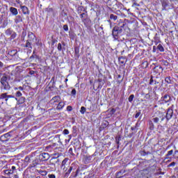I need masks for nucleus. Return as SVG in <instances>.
Instances as JSON below:
<instances>
[{"instance_id": "4", "label": "nucleus", "mask_w": 178, "mask_h": 178, "mask_svg": "<svg viewBox=\"0 0 178 178\" xmlns=\"http://www.w3.org/2000/svg\"><path fill=\"white\" fill-rule=\"evenodd\" d=\"M74 170H76V168L74 167V165L72 164L70 166H68V168L65 170L64 177L66 178L69 177L72 172Z\"/></svg>"}, {"instance_id": "53", "label": "nucleus", "mask_w": 178, "mask_h": 178, "mask_svg": "<svg viewBox=\"0 0 178 178\" xmlns=\"http://www.w3.org/2000/svg\"><path fill=\"white\" fill-rule=\"evenodd\" d=\"M3 67V63L0 61V71L2 70Z\"/></svg>"}, {"instance_id": "6", "label": "nucleus", "mask_w": 178, "mask_h": 178, "mask_svg": "<svg viewBox=\"0 0 178 178\" xmlns=\"http://www.w3.org/2000/svg\"><path fill=\"white\" fill-rule=\"evenodd\" d=\"M39 158L41 161L44 162L45 161H48V159H49V154L43 152L39 155Z\"/></svg>"}, {"instance_id": "11", "label": "nucleus", "mask_w": 178, "mask_h": 178, "mask_svg": "<svg viewBox=\"0 0 178 178\" xmlns=\"http://www.w3.org/2000/svg\"><path fill=\"white\" fill-rule=\"evenodd\" d=\"M35 59L36 60H40V56L37 55V52L35 50L33 51V54L30 57L31 60H34Z\"/></svg>"}, {"instance_id": "9", "label": "nucleus", "mask_w": 178, "mask_h": 178, "mask_svg": "<svg viewBox=\"0 0 178 178\" xmlns=\"http://www.w3.org/2000/svg\"><path fill=\"white\" fill-rule=\"evenodd\" d=\"M63 47H66V43H65L64 41H62L61 43L58 44V46H57L58 51H59V52H60L61 51L65 49V48Z\"/></svg>"}, {"instance_id": "48", "label": "nucleus", "mask_w": 178, "mask_h": 178, "mask_svg": "<svg viewBox=\"0 0 178 178\" xmlns=\"http://www.w3.org/2000/svg\"><path fill=\"white\" fill-rule=\"evenodd\" d=\"M52 83V86H54L55 84V77H52L51 81H50V83Z\"/></svg>"}, {"instance_id": "18", "label": "nucleus", "mask_w": 178, "mask_h": 178, "mask_svg": "<svg viewBox=\"0 0 178 178\" xmlns=\"http://www.w3.org/2000/svg\"><path fill=\"white\" fill-rule=\"evenodd\" d=\"M9 137H10V134H3L0 137V140L1 141H8Z\"/></svg>"}, {"instance_id": "39", "label": "nucleus", "mask_w": 178, "mask_h": 178, "mask_svg": "<svg viewBox=\"0 0 178 178\" xmlns=\"http://www.w3.org/2000/svg\"><path fill=\"white\" fill-rule=\"evenodd\" d=\"M120 140H121L120 135H118V136H116L115 141L117 144H119V141H120Z\"/></svg>"}, {"instance_id": "28", "label": "nucleus", "mask_w": 178, "mask_h": 178, "mask_svg": "<svg viewBox=\"0 0 178 178\" xmlns=\"http://www.w3.org/2000/svg\"><path fill=\"white\" fill-rule=\"evenodd\" d=\"M110 19L111 20H114V22H116V20H118V16L113 15V14H111L110 15Z\"/></svg>"}, {"instance_id": "47", "label": "nucleus", "mask_w": 178, "mask_h": 178, "mask_svg": "<svg viewBox=\"0 0 178 178\" xmlns=\"http://www.w3.org/2000/svg\"><path fill=\"white\" fill-rule=\"evenodd\" d=\"M154 76H151L150 77V81H149V84L152 85V83H154Z\"/></svg>"}, {"instance_id": "54", "label": "nucleus", "mask_w": 178, "mask_h": 178, "mask_svg": "<svg viewBox=\"0 0 178 178\" xmlns=\"http://www.w3.org/2000/svg\"><path fill=\"white\" fill-rule=\"evenodd\" d=\"M124 26H126V24H124V23H121V25L118 27L122 29V30H123Z\"/></svg>"}, {"instance_id": "50", "label": "nucleus", "mask_w": 178, "mask_h": 178, "mask_svg": "<svg viewBox=\"0 0 178 178\" xmlns=\"http://www.w3.org/2000/svg\"><path fill=\"white\" fill-rule=\"evenodd\" d=\"M76 89H72V92H71V94L72 95H76Z\"/></svg>"}, {"instance_id": "2", "label": "nucleus", "mask_w": 178, "mask_h": 178, "mask_svg": "<svg viewBox=\"0 0 178 178\" xmlns=\"http://www.w3.org/2000/svg\"><path fill=\"white\" fill-rule=\"evenodd\" d=\"M107 6L110 8V9H114L116 10L118 9V0H108L107 1Z\"/></svg>"}, {"instance_id": "51", "label": "nucleus", "mask_w": 178, "mask_h": 178, "mask_svg": "<svg viewBox=\"0 0 178 178\" xmlns=\"http://www.w3.org/2000/svg\"><path fill=\"white\" fill-rule=\"evenodd\" d=\"M72 106H68L67 107V111H68V112H71V111H72Z\"/></svg>"}, {"instance_id": "63", "label": "nucleus", "mask_w": 178, "mask_h": 178, "mask_svg": "<svg viewBox=\"0 0 178 178\" xmlns=\"http://www.w3.org/2000/svg\"><path fill=\"white\" fill-rule=\"evenodd\" d=\"M6 34H10V29H8L6 31Z\"/></svg>"}, {"instance_id": "43", "label": "nucleus", "mask_w": 178, "mask_h": 178, "mask_svg": "<svg viewBox=\"0 0 178 178\" xmlns=\"http://www.w3.org/2000/svg\"><path fill=\"white\" fill-rule=\"evenodd\" d=\"M68 153L70 154V155H74L73 153V148L70 147L68 150Z\"/></svg>"}, {"instance_id": "38", "label": "nucleus", "mask_w": 178, "mask_h": 178, "mask_svg": "<svg viewBox=\"0 0 178 178\" xmlns=\"http://www.w3.org/2000/svg\"><path fill=\"white\" fill-rule=\"evenodd\" d=\"M25 162H26V163H30L31 159L29 156L25 157Z\"/></svg>"}, {"instance_id": "59", "label": "nucleus", "mask_w": 178, "mask_h": 178, "mask_svg": "<svg viewBox=\"0 0 178 178\" xmlns=\"http://www.w3.org/2000/svg\"><path fill=\"white\" fill-rule=\"evenodd\" d=\"M118 31L120 33H121V34H122V33H123V29L119 28V26H118Z\"/></svg>"}, {"instance_id": "16", "label": "nucleus", "mask_w": 178, "mask_h": 178, "mask_svg": "<svg viewBox=\"0 0 178 178\" xmlns=\"http://www.w3.org/2000/svg\"><path fill=\"white\" fill-rule=\"evenodd\" d=\"M14 22L16 24L18 23H22V22H23V17H22V15H17L14 19Z\"/></svg>"}, {"instance_id": "30", "label": "nucleus", "mask_w": 178, "mask_h": 178, "mask_svg": "<svg viewBox=\"0 0 178 178\" xmlns=\"http://www.w3.org/2000/svg\"><path fill=\"white\" fill-rule=\"evenodd\" d=\"M39 173L41 176H47V175H48V172L46 170H39Z\"/></svg>"}, {"instance_id": "57", "label": "nucleus", "mask_w": 178, "mask_h": 178, "mask_svg": "<svg viewBox=\"0 0 178 178\" xmlns=\"http://www.w3.org/2000/svg\"><path fill=\"white\" fill-rule=\"evenodd\" d=\"M5 174L6 175H11L10 171H9V170H5Z\"/></svg>"}, {"instance_id": "25", "label": "nucleus", "mask_w": 178, "mask_h": 178, "mask_svg": "<svg viewBox=\"0 0 178 178\" xmlns=\"http://www.w3.org/2000/svg\"><path fill=\"white\" fill-rule=\"evenodd\" d=\"M65 106V103L63 102H60L57 106V109L60 110Z\"/></svg>"}, {"instance_id": "34", "label": "nucleus", "mask_w": 178, "mask_h": 178, "mask_svg": "<svg viewBox=\"0 0 178 178\" xmlns=\"http://www.w3.org/2000/svg\"><path fill=\"white\" fill-rule=\"evenodd\" d=\"M86 107L84 106L81 107L80 112L82 115H84L86 113Z\"/></svg>"}, {"instance_id": "23", "label": "nucleus", "mask_w": 178, "mask_h": 178, "mask_svg": "<svg viewBox=\"0 0 178 178\" xmlns=\"http://www.w3.org/2000/svg\"><path fill=\"white\" fill-rule=\"evenodd\" d=\"M60 101V96H55L51 99L52 102H59Z\"/></svg>"}, {"instance_id": "14", "label": "nucleus", "mask_w": 178, "mask_h": 178, "mask_svg": "<svg viewBox=\"0 0 178 178\" xmlns=\"http://www.w3.org/2000/svg\"><path fill=\"white\" fill-rule=\"evenodd\" d=\"M20 8L22 9V13H24V15H30V11H29V8H27V6H21Z\"/></svg>"}, {"instance_id": "29", "label": "nucleus", "mask_w": 178, "mask_h": 178, "mask_svg": "<svg viewBox=\"0 0 178 178\" xmlns=\"http://www.w3.org/2000/svg\"><path fill=\"white\" fill-rule=\"evenodd\" d=\"M23 94L22 93V92H20V90H17L16 92H15V97L16 98H19L20 97H22Z\"/></svg>"}, {"instance_id": "20", "label": "nucleus", "mask_w": 178, "mask_h": 178, "mask_svg": "<svg viewBox=\"0 0 178 178\" xmlns=\"http://www.w3.org/2000/svg\"><path fill=\"white\" fill-rule=\"evenodd\" d=\"M98 82L99 83V88H102V86H104V84H105V79H102V78H99L98 79Z\"/></svg>"}, {"instance_id": "56", "label": "nucleus", "mask_w": 178, "mask_h": 178, "mask_svg": "<svg viewBox=\"0 0 178 178\" xmlns=\"http://www.w3.org/2000/svg\"><path fill=\"white\" fill-rule=\"evenodd\" d=\"M168 166H176V163L175 162H172L168 165Z\"/></svg>"}, {"instance_id": "35", "label": "nucleus", "mask_w": 178, "mask_h": 178, "mask_svg": "<svg viewBox=\"0 0 178 178\" xmlns=\"http://www.w3.org/2000/svg\"><path fill=\"white\" fill-rule=\"evenodd\" d=\"M67 159H65L63 161H62V164H61V167L63 168L64 166H65L66 163H67Z\"/></svg>"}, {"instance_id": "19", "label": "nucleus", "mask_w": 178, "mask_h": 178, "mask_svg": "<svg viewBox=\"0 0 178 178\" xmlns=\"http://www.w3.org/2000/svg\"><path fill=\"white\" fill-rule=\"evenodd\" d=\"M80 172V170L76 169L74 171H72L70 177L71 178H76L79 175V172Z\"/></svg>"}, {"instance_id": "55", "label": "nucleus", "mask_w": 178, "mask_h": 178, "mask_svg": "<svg viewBox=\"0 0 178 178\" xmlns=\"http://www.w3.org/2000/svg\"><path fill=\"white\" fill-rule=\"evenodd\" d=\"M63 134H69V130H67V129H64V131H63Z\"/></svg>"}, {"instance_id": "7", "label": "nucleus", "mask_w": 178, "mask_h": 178, "mask_svg": "<svg viewBox=\"0 0 178 178\" xmlns=\"http://www.w3.org/2000/svg\"><path fill=\"white\" fill-rule=\"evenodd\" d=\"M8 58H16L17 56V50H10L8 51Z\"/></svg>"}, {"instance_id": "8", "label": "nucleus", "mask_w": 178, "mask_h": 178, "mask_svg": "<svg viewBox=\"0 0 178 178\" xmlns=\"http://www.w3.org/2000/svg\"><path fill=\"white\" fill-rule=\"evenodd\" d=\"M15 99L17 100V105H22V104H24L26 102V97L21 96L18 99L17 97H15Z\"/></svg>"}, {"instance_id": "37", "label": "nucleus", "mask_w": 178, "mask_h": 178, "mask_svg": "<svg viewBox=\"0 0 178 178\" xmlns=\"http://www.w3.org/2000/svg\"><path fill=\"white\" fill-rule=\"evenodd\" d=\"M132 2H133L132 8H136V6H140V4L137 3L136 0H132Z\"/></svg>"}, {"instance_id": "22", "label": "nucleus", "mask_w": 178, "mask_h": 178, "mask_svg": "<svg viewBox=\"0 0 178 178\" xmlns=\"http://www.w3.org/2000/svg\"><path fill=\"white\" fill-rule=\"evenodd\" d=\"M142 156H145L146 155H151V152H147L145 150H142L140 152Z\"/></svg>"}, {"instance_id": "44", "label": "nucleus", "mask_w": 178, "mask_h": 178, "mask_svg": "<svg viewBox=\"0 0 178 178\" xmlns=\"http://www.w3.org/2000/svg\"><path fill=\"white\" fill-rule=\"evenodd\" d=\"M140 115H141V111L137 112L135 115V119H137L140 116Z\"/></svg>"}, {"instance_id": "10", "label": "nucleus", "mask_w": 178, "mask_h": 178, "mask_svg": "<svg viewBox=\"0 0 178 178\" xmlns=\"http://www.w3.org/2000/svg\"><path fill=\"white\" fill-rule=\"evenodd\" d=\"M92 156H94V155L90 156L87 154L86 156H84L83 161H85V163H90L92 160Z\"/></svg>"}, {"instance_id": "12", "label": "nucleus", "mask_w": 178, "mask_h": 178, "mask_svg": "<svg viewBox=\"0 0 178 178\" xmlns=\"http://www.w3.org/2000/svg\"><path fill=\"white\" fill-rule=\"evenodd\" d=\"M28 38H29V40H27V41H29L30 42H31L34 41V40H35V35H34L33 32H29Z\"/></svg>"}, {"instance_id": "24", "label": "nucleus", "mask_w": 178, "mask_h": 178, "mask_svg": "<svg viewBox=\"0 0 178 178\" xmlns=\"http://www.w3.org/2000/svg\"><path fill=\"white\" fill-rule=\"evenodd\" d=\"M25 48H28V49H33V47H31V42L26 40Z\"/></svg>"}, {"instance_id": "32", "label": "nucleus", "mask_w": 178, "mask_h": 178, "mask_svg": "<svg viewBox=\"0 0 178 178\" xmlns=\"http://www.w3.org/2000/svg\"><path fill=\"white\" fill-rule=\"evenodd\" d=\"M174 159H178V150H175L173 155Z\"/></svg>"}, {"instance_id": "33", "label": "nucleus", "mask_w": 178, "mask_h": 178, "mask_svg": "<svg viewBox=\"0 0 178 178\" xmlns=\"http://www.w3.org/2000/svg\"><path fill=\"white\" fill-rule=\"evenodd\" d=\"M165 81L168 83V84H170L172 83V80H170V76H167L165 79Z\"/></svg>"}, {"instance_id": "40", "label": "nucleus", "mask_w": 178, "mask_h": 178, "mask_svg": "<svg viewBox=\"0 0 178 178\" xmlns=\"http://www.w3.org/2000/svg\"><path fill=\"white\" fill-rule=\"evenodd\" d=\"M72 133L74 134H76V133H77V127H72Z\"/></svg>"}, {"instance_id": "61", "label": "nucleus", "mask_w": 178, "mask_h": 178, "mask_svg": "<svg viewBox=\"0 0 178 178\" xmlns=\"http://www.w3.org/2000/svg\"><path fill=\"white\" fill-rule=\"evenodd\" d=\"M111 112L112 114H113V113H115V112H116V109L112 108Z\"/></svg>"}, {"instance_id": "41", "label": "nucleus", "mask_w": 178, "mask_h": 178, "mask_svg": "<svg viewBox=\"0 0 178 178\" xmlns=\"http://www.w3.org/2000/svg\"><path fill=\"white\" fill-rule=\"evenodd\" d=\"M63 30H65V31H69V26H67V24H65L63 26Z\"/></svg>"}, {"instance_id": "36", "label": "nucleus", "mask_w": 178, "mask_h": 178, "mask_svg": "<svg viewBox=\"0 0 178 178\" xmlns=\"http://www.w3.org/2000/svg\"><path fill=\"white\" fill-rule=\"evenodd\" d=\"M133 99H134V95H131L128 98V101L129 102H133Z\"/></svg>"}, {"instance_id": "5", "label": "nucleus", "mask_w": 178, "mask_h": 178, "mask_svg": "<svg viewBox=\"0 0 178 178\" xmlns=\"http://www.w3.org/2000/svg\"><path fill=\"white\" fill-rule=\"evenodd\" d=\"M172 118H173V107L172 106L168 108L167 113L165 115V118H166L167 122H169V120H170V119H172Z\"/></svg>"}, {"instance_id": "45", "label": "nucleus", "mask_w": 178, "mask_h": 178, "mask_svg": "<svg viewBox=\"0 0 178 178\" xmlns=\"http://www.w3.org/2000/svg\"><path fill=\"white\" fill-rule=\"evenodd\" d=\"M47 12L48 13H52L54 12V9H52V8H47Z\"/></svg>"}, {"instance_id": "42", "label": "nucleus", "mask_w": 178, "mask_h": 178, "mask_svg": "<svg viewBox=\"0 0 178 178\" xmlns=\"http://www.w3.org/2000/svg\"><path fill=\"white\" fill-rule=\"evenodd\" d=\"M153 122L154 123H158V122H159V118L156 117V118H153Z\"/></svg>"}, {"instance_id": "13", "label": "nucleus", "mask_w": 178, "mask_h": 178, "mask_svg": "<svg viewBox=\"0 0 178 178\" xmlns=\"http://www.w3.org/2000/svg\"><path fill=\"white\" fill-rule=\"evenodd\" d=\"M161 100L164 101L165 103L170 102V101H172V97H170L169 95H165L161 97Z\"/></svg>"}, {"instance_id": "52", "label": "nucleus", "mask_w": 178, "mask_h": 178, "mask_svg": "<svg viewBox=\"0 0 178 178\" xmlns=\"http://www.w3.org/2000/svg\"><path fill=\"white\" fill-rule=\"evenodd\" d=\"M142 65H145V67H148V62L147 61L143 62Z\"/></svg>"}, {"instance_id": "46", "label": "nucleus", "mask_w": 178, "mask_h": 178, "mask_svg": "<svg viewBox=\"0 0 178 178\" xmlns=\"http://www.w3.org/2000/svg\"><path fill=\"white\" fill-rule=\"evenodd\" d=\"M48 177L49 178H56V176H55V175H54V174H49V175H48Z\"/></svg>"}, {"instance_id": "60", "label": "nucleus", "mask_w": 178, "mask_h": 178, "mask_svg": "<svg viewBox=\"0 0 178 178\" xmlns=\"http://www.w3.org/2000/svg\"><path fill=\"white\" fill-rule=\"evenodd\" d=\"M84 16H86V13H82V14H81L80 15V17H81V19H83V17H84Z\"/></svg>"}, {"instance_id": "49", "label": "nucleus", "mask_w": 178, "mask_h": 178, "mask_svg": "<svg viewBox=\"0 0 178 178\" xmlns=\"http://www.w3.org/2000/svg\"><path fill=\"white\" fill-rule=\"evenodd\" d=\"M145 98L146 99H149V98H151V95H149V94H145Z\"/></svg>"}, {"instance_id": "3", "label": "nucleus", "mask_w": 178, "mask_h": 178, "mask_svg": "<svg viewBox=\"0 0 178 178\" xmlns=\"http://www.w3.org/2000/svg\"><path fill=\"white\" fill-rule=\"evenodd\" d=\"M120 34L122 33L119 31V26H114L112 31V35L114 40H118L119 35H120Z\"/></svg>"}, {"instance_id": "31", "label": "nucleus", "mask_w": 178, "mask_h": 178, "mask_svg": "<svg viewBox=\"0 0 178 178\" xmlns=\"http://www.w3.org/2000/svg\"><path fill=\"white\" fill-rule=\"evenodd\" d=\"M8 170L10 171V173H11V175H13L14 172H16V167L12 166L10 169H8Z\"/></svg>"}, {"instance_id": "64", "label": "nucleus", "mask_w": 178, "mask_h": 178, "mask_svg": "<svg viewBox=\"0 0 178 178\" xmlns=\"http://www.w3.org/2000/svg\"><path fill=\"white\" fill-rule=\"evenodd\" d=\"M22 35H24V37H26V32H22Z\"/></svg>"}, {"instance_id": "1", "label": "nucleus", "mask_w": 178, "mask_h": 178, "mask_svg": "<svg viewBox=\"0 0 178 178\" xmlns=\"http://www.w3.org/2000/svg\"><path fill=\"white\" fill-rule=\"evenodd\" d=\"M14 80L13 74L12 73H4L0 79V83L1 84V88L6 91H9L10 90V84L9 81Z\"/></svg>"}, {"instance_id": "62", "label": "nucleus", "mask_w": 178, "mask_h": 178, "mask_svg": "<svg viewBox=\"0 0 178 178\" xmlns=\"http://www.w3.org/2000/svg\"><path fill=\"white\" fill-rule=\"evenodd\" d=\"M165 118H166V115L165 116H163L161 119V122H163V120H165Z\"/></svg>"}, {"instance_id": "15", "label": "nucleus", "mask_w": 178, "mask_h": 178, "mask_svg": "<svg viewBox=\"0 0 178 178\" xmlns=\"http://www.w3.org/2000/svg\"><path fill=\"white\" fill-rule=\"evenodd\" d=\"M6 98H15V96L12 95H8V93H2L0 95V99H5Z\"/></svg>"}, {"instance_id": "58", "label": "nucleus", "mask_w": 178, "mask_h": 178, "mask_svg": "<svg viewBox=\"0 0 178 178\" xmlns=\"http://www.w3.org/2000/svg\"><path fill=\"white\" fill-rule=\"evenodd\" d=\"M18 90H19V91H24V88L22 87V86H19V87H18Z\"/></svg>"}, {"instance_id": "26", "label": "nucleus", "mask_w": 178, "mask_h": 178, "mask_svg": "<svg viewBox=\"0 0 178 178\" xmlns=\"http://www.w3.org/2000/svg\"><path fill=\"white\" fill-rule=\"evenodd\" d=\"M157 49H159V51H160V52H165V49L163 48V46H162V44H159L157 46Z\"/></svg>"}, {"instance_id": "21", "label": "nucleus", "mask_w": 178, "mask_h": 178, "mask_svg": "<svg viewBox=\"0 0 178 178\" xmlns=\"http://www.w3.org/2000/svg\"><path fill=\"white\" fill-rule=\"evenodd\" d=\"M171 155H173V150H170L168 152V153L165 154V159H170Z\"/></svg>"}, {"instance_id": "27", "label": "nucleus", "mask_w": 178, "mask_h": 178, "mask_svg": "<svg viewBox=\"0 0 178 178\" xmlns=\"http://www.w3.org/2000/svg\"><path fill=\"white\" fill-rule=\"evenodd\" d=\"M149 129L151 130L150 133H152V130H154V123L152 122V121H150L149 122Z\"/></svg>"}, {"instance_id": "17", "label": "nucleus", "mask_w": 178, "mask_h": 178, "mask_svg": "<svg viewBox=\"0 0 178 178\" xmlns=\"http://www.w3.org/2000/svg\"><path fill=\"white\" fill-rule=\"evenodd\" d=\"M10 12L12 13V15H13V16H17V14L19 13L17 8L15 7H10Z\"/></svg>"}]
</instances>
